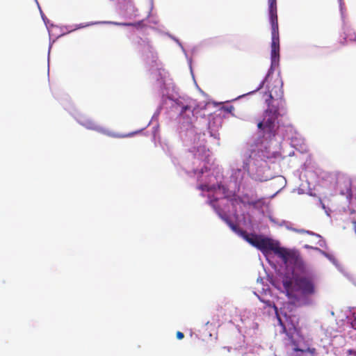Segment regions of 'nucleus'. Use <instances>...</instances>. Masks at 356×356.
Returning <instances> with one entry per match:
<instances>
[{
	"mask_svg": "<svg viewBox=\"0 0 356 356\" xmlns=\"http://www.w3.org/2000/svg\"><path fill=\"white\" fill-rule=\"evenodd\" d=\"M346 354L348 355L356 356V350L353 349H348L346 350Z\"/></svg>",
	"mask_w": 356,
	"mask_h": 356,
	"instance_id": "obj_11",
	"label": "nucleus"
},
{
	"mask_svg": "<svg viewBox=\"0 0 356 356\" xmlns=\"http://www.w3.org/2000/svg\"><path fill=\"white\" fill-rule=\"evenodd\" d=\"M298 232H299V233H307V234H312V235L314 234V233H313V232H309V231H305V230H304V229L298 230Z\"/></svg>",
	"mask_w": 356,
	"mask_h": 356,
	"instance_id": "obj_13",
	"label": "nucleus"
},
{
	"mask_svg": "<svg viewBox=\"0 0 356 356\" xmlns=\"http://www.w3.org/2000/svg\"><path fill=\"white\" fill-rule=\"evenodd\" d=\"M341 44H344L346 43V42H341Z\"/></svg>",
	"mask_w": 356,
	"mask_h": 356,
	"instance_id": "obj_14",
	"label": "nucleus"
},
{
	"mask_svg": "<svg viewBox=\"0 0 356 356\" xmlns=\"http://www.w3.org/2000/svg\"><path fill=\"white\" fill-rule=\"evenodd\" d=\"M269 19L271 24V65L270 70L279 65L280 61V35L277 13V0H268Z\"/></svg>",
	"mask_w": 356,
	"mask_h": 356,
	"instance_id": "obj_3",
	"label": "nucleus"
},
{
	"mask_svg": "<svg viewBox=\"0 0 356 356\" xmlns=\"http://www.w3.org/2000/svg\"><path fill=\"white\" fill-rule=\"evenodd\" d=\"M344 34L346 35V36L343 37V40L345 41L347 40H348L350 41H353L356 39V35L355 33H350L348 35H347L346 33H344Z\"/></svg>",
	"mask_w": 356,
	"mask_h": 356,
	"instance_id": "obj_10",
	"label": "nucleus"
},
{
	"mask_svg": "<svg viewBox=\"0 0 356 356\" xmlns=\"http://www.w3.org/2000/svg\"><path fill=\"white\" fill-rule=\"evenodd\" d=\"M282 284L290 302L296 306L308 305L309 298L316 293L315 281L310 275L293 274L284 278Z\"/></svg>",
	"mask_w": 356,
	"mask_h": 356,
	"instance_id": "obj_1",
	"label": "nucleus"
},
{
	"mask_svg": "<svg viewBox=\"0 0 356 356\" xmlns=\"http://www.w3.org/2000/svg\"><path fill=\"white\" fill-rule=\"evenodd\" d=\"M282 95L281 86H275L269 91V98L266 99L268 108L264 111L262 115L257 119L258 134L265 140H271L277 135L279 128L277 120L280 113L278 106L272 104V100L281 99Z\"/></svg>",
	"mask_w": 356,
	"mask_h": 356,
	"instance_id": "obj_2",
	"label": "nucleus"
},
{
	"mask_svg": "<svg viewBox=\"0 0 356 356\" xmlns=\"http://www.w3.org/2000/svg\"><path fill=\"white\" fill-rule=\"evenodd\" d=\"M98 22H94V23H91L90 24H97Z\"/></svg>",
	"mask_w": 356,
	"mask_h": 356,
	"instance_id": "obj_15",
	"label": "nucleus"
},
{
	"mask_svg": "<svg viewBox=\"0 0 356 356\" xmlns=\"http://www.w3.org/2000/svg\"><path fill=\"white\" fill-rule=\"evenodd\" d=\"M291 343L293 346V350L295 352L300 353V354L297 355V356H304L305 353H309L312 356H315L316 354V350L314 348H308L307 349L299 348L297 342L293 339L291 340Z\"/></svg>",
	"mask_w": 356,
	"mask_h": 356,
	"instance_id": "obj_7",
	"label": "nucleus"
},
{
	"mask_svg": "<svg viewBox=\"0 0 356 356\" xmlns=\"http://www.w3.org/2000/svg\"><path fill=\"white\" fill-rule=\"evenodd\" d=\"M176 336H177V338L179 340L182 339L184 337V333H182L180 331L177 332Z\"/></svg>",
	"mask_w": 356,
	"mask_h": 356,
	"instance_id": "obj_12",
	"label": "nucleus"
},
{
	"mask_svg": "<svg viewBox=\"0 0 356 356\" xmlns=\"http://www.w3.org/2000/svg\"><path fill=\"white\" fill-rule=\"evenodd\" d=\"M222 219L227 222L229 227L236 233L238 235L241 236L248 243L251 244L254 247H257L259 240L262 236L257 235L254 234H248L246 231L240 229L238 225L232 222L228 217L222 218Z\"/></svg>",
	"mask_w": 356,
	"mask_h": 356,
	"instance_id": "obj_5",
	"label": "nucleus"
},
{
	"mask_svg": "<svg viewBox=\"0 0 356 356\" xmlns=\"http://www.w3.org/2000/svg\"><path fill=\"white\" fill-rule=\"evenodd\" d=\"M198 188L202 191H213V189H215V186H210L207 184H201L198 186Z\"/></svg>",
	"mask_w": 356,
	"mask_h": 356,
	"instance_id": "obj_9",
	"label": "nucleus"
},
{
	"mask_svg": "<svg viewBox=\"0 0 356 356\" xmlns=\"http://www.w3.org/2000/svg\"><path fill=\"white\" fill-rule=\"evenodd\" d=\"M258 250L263 252L273 251L277 256L282 259L283 262L286 264L294 259L295 254L293 252L280 247L277 243L269 238L261 236L257 247Z\"/></svg>",
	"mask_w": 356,
	"mask_h": 356,
	"instance_id": "obj_4",
	"label": "nucleus"
},
{
	"mask_svg": "<svg viewBox=\"0 0 356 356\" xmlns=\"http://www.w3.org/2000/svg\"><path fill=\"white\" fill-rule=\"evenodd\" d=\"M265 303L266 304V305L269 307H273L274 311H275V313L277 317V320H278V322H279V324L282 327V329H283V332H286V327H285V325H284V323H282V319L279 316V314H278V309L277 307H276V305H275L274 302L270 301V300H268V301H266Z\"/></svg>",
	"mask_w": 356,
	"mask_h": 356,
	"instance_id": "obj_8",
	"label": "nucleus"
},
{
	"mask_svg": "<svg viewBox=\"0 0 356 356\" xmlns=\"http://www.w3.org/2000/svg\"><path fill=\"white\" fill-rule=\"evenodd\" d=\"M80 124L85 127L88 129L95 130L101 133H103L104 134H106L107 136L113 138H124V137H129L133 136V133H130L128 134L124 135H120L115 133H111L106 131L103 128H102L100 126L97 124L94 120L91 119H83L80 121Z\"/></svg>",
	"mask_w": 356,
	"mask_h": 356,
	"instance_id": "obj_6",
	"label": "nucleus"
}]
</instances>
